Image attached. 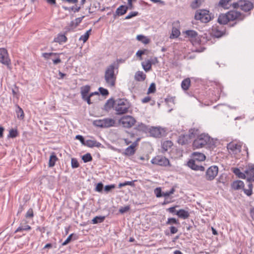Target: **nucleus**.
Wrapping results in <instances>:
<instances>
[{
	"instance_id": "24",
	"label": "nucleus",
	"mask_w": 254,
	"mask_h": 254,
	"mask_svg": "<svg viewBox=\"0 0 254 254\" xmlns=\"http://www.w3.org/2000/svg\"><path fill=\"white\" fill-rule=\"evenodd\" d=\"M176 215H177L178 217L183 219H187L190 216L189 212L183 209H181L176 211Z\"/></svg>"
},
{
	"instance_id": "27",
	"label": "nucleus",
	"mask_w": 254,
	"mask_h": 254,
	"mask_svg": "<svg viewBox=\"0 0 254 254\" xmlns=\"http://www.w3.org/2000/svg\"><path fill=\"white\" fill-rule=\"evenodd\" d=\"M128 7L127 5H122L120 6L116 11V14L119 16L125 14L127 11Z\"/></svg>"
},
{
	"instance_id": "9",
	"label": "nucleus",
	"mask_w": 254,
	"mask_h": 254,
	"mask_svg": "<svg viewBox=\"0 0 254 254\" xmlns=\"http://www.w3.org/2000/svg\"><path fill=\"white\" fill-rule=\"evenodd\" d=\"M227 13L229 19V21H234L235 20L242 21L246 16V14L236 10H230L227 12Z\"/></svg>"
},
{
	"instance_id": "17",
	"label": "nucleus",
	"mask_w": 254,
	"mask_h": 254,
	"mask_svg": "<svg viewBox=\"0 0 254 254\" xmlns=\"http://www.w3.org/2000/svg\"><path fill=\"white\" fill-rule=\"evenodd\" d=\"M85 146L90 148L94 147H103V145L99 142L97 141L96 140L88 139L86 140Z\"/></svg>"
},
{
	"instance_id": "2",
	"label": "nucleus",
	"mask_w": 254,
	"mask_h": 254,
	"mask_svg": "<svg viewBox=\"0 0 254 254\" xmlns=\"http://www.w3.org/2000/svg\"><path fill=\"white\" fill-rule=\"evenodd\" d=\"M232 6L235 9L240 8L241 10L245 12H249L253 9L254 7V4L249 0H239L232 4Z\"/></svg>"
},
{
	"instance_id": "22",
	"label": "nucleus",
	"mask_w": 254,
	"mask_h": 254,
	"mask_svg": "<svg viewBox=\"0 0 254 254\" xmlns=\"http://www.w3.org/2000/svg\"><path fill=\"white\" fill-rule=\"evenodd\" d=\"M229 21V19L228 17L227 13H221L219 15L217 22L220 24L223 25H225L227 24V23Z\"/></svg>"
},
{
	"instance_id": "28",
	"label": "nucleus",
	"mask_w": 254,
	"mask_h": 254,
	"mask_svg": "<svg viewBox=\"0 0 254 254\" xmlns=\"http://www.w3.org/2000/svg\"><path fill=\"white\" fill-rule=\"evenodd\" d=\"M134 78L137 81H143L146 78V75L143 71H138L135 74Z\"/></svg>"
},
{
	"instance_id": "18",
	"label": "nucleus",
	"mask_w": 254,
	"mask_h": 254,
	"mask_svg": "<svg viewBox=\"0 0 254 254\" xmlns=\"http://www.w3.org/2000/svg\"><path fill=\"white\" fill-rule=\"evenodd\" d=\"M27 222L26 220H23L20 223V226L15 231V233L21 232L22 231H28L31 229V226L27 225Z\"/></svg>"
},
{
	"instance_id": "7",
	"label": "nucleus",
	"mask_w": 254,
	"mask_h": 254,
	"mask_svg": "<svg viewBox=\"0 0 254 254\" xmlns=\"http://www.w3.org/2000/svg\"><path fill=\"white\" fill-rule=\"evenodd\" d=\"M151 162L153 164L163 167L171 166L168 159L161 155L156 156L151 160Z\"/></svg>"
},
{
	"instance_id": "52",
	"label": "nucleus",
	"mask_w": 254,
	"mask_h": 254,
	"mask_svg": "<svg viewBox=\"0 0 254 254\" xmlns=\"http://www.w3.org/2000/svg\"><path fill=\"white\" fill-rule=\"evenodd\" d=\"M154 193L157 197H161L164 196V192L162 191L161 188L160 187L157 188L154 190Z\"/></svg>"
},
{
	"instance_id": "4",
	"label": "nucleus",
	"mask_w": 254,
	"mask_h": 254,
	"mask_svg": "<svg viewBox=\"0 0 254 254\" xmlns=\"http://www.w3.org/2000/svg\"><path fill=\"white\" fill-rule=\"evenodd\" d=\"M213 18V15L210 13L209 11L206 9H198L195 13L194 19L200 20L201 22L206 23Z\"/></svg>"
},
{
	"instance_id": "42",
	"label": "nucleus",
	"mask_w": 254,
	"mask_h": 254,
	"mask_svg": "<svg viewBox=\"0 0 254 254\" xmlns=\"http://www.w3.org/2000/svg\"><path fill=\"white\" fill-rule=\"evenodd\" d=\"M172 224L180 225V222H179V220L177 219L174 217L168 218V220L166 222V225H172Z\"/></svg>"
},
{
	"instance_id": "43",
	"label": "nucleus",
	"mask_w": 254,
	"mask_h": 254,
	"mask_svg": "<svg viewBox=\"0 0 254 254\" xmlns=\"http://www.w3.org/2000/svg\"><path fill=\"white\" fill-rule=\"evenodd\" d=\"M91 31V29H90L83 35H81L79 38V40L80 41H83L84 43L86 42L88 39H89L90 33Z\"/></svg>"
},
{
	"instance_id": "54",
	"label": "nucleus",
	"mask_w": 254,
	"mask_h": 254,
	"mask_svg": "<svg viewBox=\"0 0 254 254\" xmlns=\"http://www.w3.org/2000/svg\"><path fill=\"white\" fill-rule=\"evenodd\" d=\"M148 50L147 49H144V50H138L136 53V56L139 58V59L140 60H141L142 59V56L143 55H144V54H146V52H147Z\"/></svg>"
},
{
	"instance_id": "20",
	"label": "nucleus",
	"mask_w": 254,
	"mask_h": 254,
	"mask_svg": "<svg viewBox=\"0 0 254 254\" xmlns=\"http://www.w3.org/2000/svg\"><path fill=\"white\" fill-rule=\"evenodd\" d=\"M129 106H121L116 105L115 110L117 112V115H123L128 112Z\"/></svg>"
},
{
	"instance_id": "1",
	"label": "nucleus",
	"mask_w": 254,
	"mask_h": 254,
	"mask_svg": "<svg viewBox=\"0 0 254 254\" xmlns=\"http://www.w3.org/2000/svg\"><path fill=\"white\" fill-rule=\"evenodd\" d=\"M115 63L109 65L105 72L104 78L106 84L111 87H114L116 84V75L115 74Z\"/></svg>"
},
{
	"instance_id": "13",
	"label": "nucleus",
	"mask_w": 254,
	"mask_h": 254,
	"mask_svg": "<svg viewBox=\"0 0 254 254\" xmlns=\"http://www.w3.org/2000/svg\"><path fill=\"white\" fill-rule=\"evenodd\" d=\"M0 62L6 65H8L10 64L7 51L4 48H0Z\"/></svg>"
},
{
	"instance_id": "31",
	"label": "nucleus",
	"mask_w": 254,
	"mask_h": 254,
	"mask_svg": "<svg viewBox=\"0 0 254 254\" xmlns=\"http://www.w3.org/2000/svg\"><path fill=\"white\" fill-rule=\"evenodd\" d=\"M134 129L139 131H142L145 133L149 130V128L147 126L143 123L139 124L134 127Z\"/></svg>"
},
{
	"instance_id": "44",
	"label": "nucleus",
	"mask_w": 254,
	"mask_h": 254,
	"mask_svg": "<svg viewBox=\"0 0 254 254\" xmlns=\"http://www.w3.org/2000/svg\"><path fill=\"white\" fill-rule=\"evenodd\" d=\"M202 1V0H194L190 3V7L192 9H196L200 6Z\"/></svg>"
},
{
	"instance_id": "16",
	"label": "nucleus",
	"mask_w": 254,
	"mask_h": 254,
	"mask_svg": "<svg viewBox=\"0 0 254 254\" xmlns=\"http://www.w3.org/2000/svg\"><path fill=\"white\" fill-rule=\"evenodd\" d=\"M247 182H254V166L251 165L245 171Z\"/></svg>"
},
{
	"instance_id": "36",
	"label": "nucleus",
	"mask_w": 254,
	"mask_h": 254,
	"mask_svg": "<svg viewBox=\"0 0 254 254\" xmlns=\"http://www.w3.org/2000/svg\"><path fill=\"white\" fill-rule=\"evenodd\" d=\"M190 85V79L188 78L183 80L181 83V86L183 90H187L189 89Z\"/></svg>"
},
{
	"instance_id": "64",
	"label": "nucleus",
	"mask_w": 254,
	"mask_h": 254,
	"mask_svg": "<svg viewBox=\"0 0 254 254\" xmlns=\"http://www.w3.org/2000/svg\"><path fill=\"white\" fill-rule=\"evenodd\" d=\"M175 191V189L173 187V188H172V189L169 191H166L164 193V196L165 197L169 196L170 195L173 194Z\"/></svg>"
},
{
	"instance_id": "8",
	"label": "nucleus",
	"mask_w": 254,
	"mask_h": 254,
	"mask_svg": "<svg viewBox=\"0 0 254 254\" xmlns=\"http://www.w3.org/2000/svg\"><path fill=\"white\" fill-rule=\"evenodd\" d=\"M135 119L131 116H124L119 120V123L122 124L124 127L130 128L135 123Z\"/></svg>"
},
{
	"instance_id": "50",
	"label": "nucleus",
	"mask_w": 254,
	"mask_h": 254,
	"mask_svg": "<svg viewBox=\"0 0 254 254\" xmlns=\"http://www.w3.org/2000/svg\"><path fill=\"white\" fill-rule=\"evenodd\" d=\"M117 103L116 105H119L121 106H129L128 102L127 100L120 99L117 101Z\"/></svg>"
},
{
	"instance_id": "32",
	"label": "nucleus",
	"mask_w": 254,
	"mask_h": 254,
	"mask_svg": "<svg viewBox=\"0 0 254 254\" xmlns=\"http://www.w3.org/2000/svg\"><path fill=\"white\" fill-rule=\"evenodd\" d=\"M199 133V129L196 128H191L189 129L188 135L190 137V139L195 137L196 135Z\"/></svg>"
},
{
	"instance_id": "39",
	"label": "nucleus",
	"mask_w": 254,
	"mask_h": 254,
	"mask_svg": "<svg viewBox=\"0 0 254 254\" xmlns=\"http://www.w3.org/2000/svg\"><path fill=\"white\" fill-rule=\"evenodd\" d=\"M136 39L144 44H147L150 42V39L142 35H137L136 37Z\"/></svg>"
},
{
	"instance_id": "35",
	"label": "nucleus",
	"mask_w": 254,
	"mask_h": 254,
	"mask_svg": "<svg viewBox=\"0 0 254 254\" xmlns=\"http://www.w3.org/2000/svg\"><path fill=\"white\" fill-rule=\"evenodd\" d=\"M67 39L64 34H59L58 36L54 39L55 42L61 44L63 42H66Z\"/></svg>"
},
{
	"instance_id": "23",
	"label": "nucleus",
	"mask_w": 254,
	"mask_h": 254,
	"mask_svg": "<svg viewBox=\"0 0 254 254\" xmlns=\"http://www.w3.org/2000/svg\"><path fill=\"white\" fill-rule=\"evenodd\" d=\"M192 159L195 160L198 163L204 161L205 159V156L204 154L199 152H194L192 154Z\"/></svg>"
},
{
	"instance_id": "6",
	"label": "nucleus",
	"mask_w": 254,
	"mask_h": 254,
	"mask_svg": "<svg viewBox=\"0 0 254 254\" xmlns=\"http://www.w3.org/2000/svg\"><path fill=\"white\" fill-rule=\"evenodd\" d=\"M219 171L218 167L216 165L209 167L206 171L205 178L207 181H213L217 176Z\"/></svg>"
},
{
	"instance_id": "5",
	"label": "nucleus",
	"mask_w": 254,
	"mask_h": 254,
	"mask_svg": "<svg viewBox=\"0 0 254 254\" xmlns=\"http://www.w3.org/2000/svg\"><path fill=\"white\" fill-rule=\"evenodd\" d=\"M115 121L111 118H105L102 120H96L93 122V125L101 128H108L114 127Z\"/></svg>"
},
{
	"instance_id": "21",
	"label": "nucleus",
	"mask_w": 254,
	"mask_h": 254,
	"mask_svg": "<svg viewBox=\"0 0 254 254\" xmlns=\"http://www.w3.org/2000/svg\"><path fill=\"white\" fill-rule=\"evenodd\" d=\"M241 147L242 146L241 145L233 142H230L227 145L228 149L230 150L233 152L238 151L240 152L241 151Z\"/></svg>"
},
{
	"instance_id": "30",
	"label": "nucleus",
	"mask_w": 254,
	"mask_h": 254,
	"mask_svg": "<svg viewBox=\"0 0 254 254\" xmlns=\"http://www.w3.org/2000/svg\"><path fill=\"white\" fill-rule=\"evenodd\" d=\"M141 65L142 66V67L143 69L146 71L147 72L151 70V66H152V62L150 60H148L147 61L143 62L141 63Z\"/></svg>"
},
{
	"instance_id": "41",
	"label": "nucleus",
	"mask_w": 254,
	"mask_h": 254,
	"mask_svg": "<svg viewBox=\"0 0 254 254\" xmlns=\"http://www.w3.org/2000/svg\"><path fill=\"white\" fill-rule=\"evenodd\" d=\"M75 7L74 6H72L71 7H67V6H63V8L65 10H68L69 11H73L74 12H78L81 9L80 6H77L75 5Z\"/></svg>"
},
{
	"instance_id": "37",
	"label": "nucleus",
	"mask_w": 254,
	"mask_h": 254,
	"mask_svg": "<svg viewBox=\"0 0 254 254\" xmlns=\"http://www.w3.org/2000/svg\"><path fill=\"white\" fill-rule=\"evenodd\" d=\"M233 172L239 178L246 179V176L245 173L241 172L240 170L238 168H232Z\"/></svg>"
},
{
	"instance_id": "48",
	"label": "nucleus",
	"mask_w": 254,
	"mask_h": 254,
	"mask_svg": "<svg viewBox=\"0 0 254 254\" xmlns=\"http://www.w3.org/2000/svg\"><path fill=\"white\" fill-rule=\"evenodd\" d=\"M90 89V87L89 85H85L83 86L81 88V94L82 96H84L85 95H87Z\"/></svg>"
},
{
	"instance_id": "46",
	"label": "nucleus",
	"mask_w": 254,
	"mask_h": 254,
	"mask_svg": "<svg viewBox=\"0 0 254 254\" xmlns=\"http://www.w3.org/2000/svg\"><path fill=\"white\" fill-rule=\"evenodd\" d=\"M227 181V175L225 174H222L219 176L217 180V183H222L225 184Z\"/></svg>"
},
{
	"instance_id": "25",
	"label": "nucleus",
	"mask_w": 254,
	"mask_h": 254,
	"mask_svg": "<svg viewBox=\"0 0 254 254\" xmlns=\"http://www.w3.org/2000/svg\"><path fill=\"white\" fill-rule=\"evenodd\" d=\"M232 188L234 190H238L243 189L244 187V182L240 180L235 181L231 185Z\"/></svg>"
},
{
	"instance_id": "60",
	"label": "nucleus",
	"mask_w": 254,
	"mask_h": 254,
	"mask_svg": "<svg viewBox=\"0 0 254 254\" xmlns=\"http://www.w3.org/2000/svg\"><path fill=\"white\" fill-rule=\"evenodd\" d=\"M139 13L137 11H131L130 12L126 17L125 19H129L133 17L137 16Z\"/></svg>"
},
{
	"instance_id": "38",
	"label": "nucleus",
	"mask_w": 254,
	"mask_h": 254,
	"mask_svg": "<svg viewBox=\"0 0 254 254\" xmlns=\"http://www.w3.org/2000/svg\"><path fill=\"white\" fill-rule=\"evenodd\" d=\"M16 113L17 115V117L18 118H20L21 119H23L24 117V113L22 109L18 105H16Z\"/></svg>"
},
{
	"instance_id": "61",
	"label": "nucleus",
	"mask_w": 254,
	"mask_h": 254,
	"mask_svg": "<svg viewBox=\"0 0 254 254\" xmlns=\"http://www.w3.org/2000/svg\"><path fill=\"white\" fill-rule=\"evenodd\" d=\"M33 216H34V214H33V209L32 208L29 209V210L27 211V213H26L25 217L26 218H33Z\"/></svg>"
},
{
	"instance_id": "11",
	"label": "nucleus",
	"mask_w": 254,
	"mask_h": 254,
	"mask_svg": "<svg viewBox=\"0 0 254 254\" xmlns=\"http://www.w3.org/2000/svg\"><path fill=\"white\" fill-rule=\"evenodd\" d=\"M151 136L155 137H161L164 135L165 131L160 127H151L149 129Z\"/></svg>"
},
{
	"instance_id": "29",
	"label": "nucleus",
	"mask_w": 254,
	"mask_h": 254,
	"mask_svg": "<svg viewBox=\"0 0 254 254\" xmlns=\"http://www.w3.org/2000/svg\"><path fill=\"white\" fill-rule=\"evenodd\" d=\"M115 102L114 99L112 98L108 99L104 105V109L106 111H108L112 108H113Z\"/></svg>"
},
{
	"instance_id": "33",
	"label": "nucleus",
	"mask_w": 254,
	"mask_h": 254,
	"mask_svg": "<svg viewBox=\"0 0 254 254\" xmlns=\"http://www.w3.org/2000/svg\"><path fill=\"white\" fill-rule=\"evenodd\" d=\"M106 218L105 216H96L94 217L92 220V223L93 224H96L101 223L104 222Z\"/></svg>"
},
{
	"instance_id": "3",
	"label": "nucleus",
	"mask_w": 254,
	"mask_h": 254,
	"mask_svg": "<svg viewBox=\"0 0 254 254\" xmlns=\"http://www.w3.org/2000/svg\"><path fill=\"white\" fill-rule=\"evenodd\" d=\"M210 137L207 133H201L198 135L192 143V146L195 148H200L204 147L210 142Z\"/></svg>"
},
{
	"instance_id": "26",
	"label": "nucleus",
	"mask_w": 254,
	"mask_h": 254,
	"mask_svg": "<svg viewBox=\"0 0 254 254\" xmlns=\"http://www.w3.org/2000/svg\"><path fill=\"white\" fill-rule=\"evenodd\" d=\"M58 158L54 152H53L50 156L48 166L49 167H53L55 165V163Z\"/></svg>"
},
{
	"instance_id": "51",
	"label": "nucleus",
	"mask_w": 254,
	"mask_h": 254,
	"mask_svg": "<svg viewBox=\"0 0 254 254\" xmlns=\"http://www.w3.org/2000/svg\"><path fill=\"white\" fill-rule=\"evenodd\" d=\"M18 135L17 130L16 129H11L9 130L8 137L15 138Z\"/></svg>"
},
{
	"instance_id": "58",
	"label": "nucleus",
	"mask_w": 254,
	"mask_h": 254,
	"mask_svg": "<svg viewBox=\"0 0 254 254\" xmlns=\"http://www.w3.org/2000/svg\"><path fill=\"white\" fill-rule=\"evenodd\" d=\"M116 188V185L115 184H112L109 185H106L104 188V191L108 193L110 191Z\"/></svg>"
},
{
	"instance_id": "45",
	"label": "nucleus",
	"mask_w": 254,
	"mask_h": 254,
	"mask_svg": "<svg viewBox=\"0 0 254 254\" xmlns=\"http://www.w3.org/2000/svg\"><path fill=\"white\" fill-rule=\"evenodd\" d=\"M186 34L188 37L191 38H195L197 36V33L195 31L192 30H187L186 31Z\"/></svg>"
},
{
	"instance_id": "55",
	"label": "nucleus",
	"mask_w": 254,
	"mask_h": 254,
	"mask_svg": "<svg viewBox=\"0 0 254 254\" xmlns=\"http://www.w3.org/2000/svg\"><path fill=\"white\" fill-rule=\"evenodd\" d=\"M98 90L99 94H101L103 96H108L109 94L108 90L103 87H100L99 88Z\"/></svg>"
},
{
	"instance_id": "34",
	"label": "nucleus",
	"mask_w": 254,
	"mask_h": 254,
	"mask_svg": "<svg viewBox=\"0 0 254 254\" xmlns=\"http://www.w3.org/2000/svg\"><path fill=\"white\" fill-rule=\"evenodd\" d=\"M78 238V236L73 233L71 234L68 236L67 239L63 243L62 246H65L67 245L72 240H75Z\"/></svg>"
},
{
	"instance_id": "15",
	"label": "nucleus",
	"mask_w": 254,
	"mask_h": 254,
	"mask_svg": "<svg viewBox=\"0 0 254 254\" xmlns=\"http://www.w3.org/2000/svg\"><path fill=\"white\" fill-rule=\"evenodd\" d=\"M137 145L138 143H136V142H133L130 146L125 149V151L122 153V154L127 156L134 155L136 151L135 147Z\"/></svg>"
},
{
	"instance_id": "12",
	"label": "nucleus",
	"mask_w": 254,
	"mask_h": 254,
	"mask_svg": "<svg viewBox=\"0 0 254 254\" xmlns=\"http://www.w3.org/2000/svg\"><path fill=\"white\" fill-rule=\"evenodd\" d=\"M226 29L223 26H213L212 35L216 38H220L225 34Z\"/></svg>"
},
{
	"instance_id": "19",
	"label": "nucleus",
	"mask_w": 254,
	"mask_h": 254,
	"mask_svg": "<svg viewBox=\"0 0 254 254\" xmlns=\"http://www.w3.org/2000/svg\"><path fill=\"white\" fill-rule=\"evenodd\" d=\"M177 141L179 144L183 145L188 144L190 142V139L187 134H181L179 136Z\"/></svg>"
},
{
	"instance_id": "47",
	"label": "nucleus",
	"mask_w": 254,
	"mask_h": 254,
	"mask_svg": "<svg viewBox=\"0 0 254 254\" xmlns=\"http://www.w3.org/2000/svg\"><path fill=\"white\" fill-rule=\"evenodd\" d=\"M82 159L84 163H87L93 160V158L91 154L87 153L82 156Z\"/></svg>"
},
{
	"instance_id": "10",
	"label": "nucleus",
	"mask_w": 254,
	"mask_h": 254,
	"mask_svg": "<svg viewBox=\"0 0 254 254\" xmlns=\"http://www.w3.org/2000/svg\"><path fill=\"white\" fill-rule=\"evenodd\" d=\"M60 54L57 53H43L42 54V56L46 60H48L50 59L51 57L55 56V58L52 59L53 64H57L62 62L61 59L60 58Z\"/></svg>"
},
{
	"instance_id": "57",
	"label": "nucleus",
	"mask_w": 254,
	"mask_h": 254,
	"mask_svg": "<svg viewBox=\"0 0 254 254\" xmlns=\"http://www.w3.org/2000/svg\"><path fill=\"white\" fill-rule=\"evenodd\" d=\"M156 91V85L154 83H152L148 89L147 94L153 93Z\"/></svg>"
},
{
	"instance_id": "62",
	"label": "nucleus",
	"mask_w": 254,
	"mask_h": 254,
	"mask_svg": "<svg viewBox=\"0 0 254 254\" xmlns=\"http://www.w3.org/2000/svg\"><path fill=\"white\" fill-rule=\"evenodd\" d=\"M130 209V206L129 205L126 206L125 207H121L119 209V212L121 213H124L125 212H127Z\"/></svg>"
},
{
	"instance_id": "63",
	"label": "nucleus",
	"mask_w": 254,
	"mask_h": 254,
	"mask_svg": "<svg viewBox=\"0 0 254 254\" xmlns=\"http://www.w3.org/2000/svg\"><path fill=\"white\" fill-rule=\"evenodd\" d=\"M231 0H220L218 5L221 7H224Z\"/></svg>"
},
{
	"instance_id": "59",
	"label": "nucleus",
	"mask_w": 254,
	"mask_h": 254,
	"mask_svg": "<svg viewBox=\"0 0 254 254\" xmlns=\"http://www.w3.org/2000/svg\"><path fill=\"white\" fill-rule=\"evenodd\" d=\"M71 167L72 168H77L79 167V164L77 159L75 158H72L71 161Z\"/></svg>"
},
{
	"instance_id": "14",
	"label": "nucleus",
	"mask_w": 254,
	"mask_h": 254,
	"mask_svg": "<svg viewBox=\"0 0 254 254\" xmlns=\"http://www.w3.org/2000/svg\"><path fill=\"white\" fill-rule=\"evenodd\" d=\"M188 166L192 170L195 171L200 170L201 171H204L205 168L202 165H199V163H198L194 159H191L188 162Z\"/></svg>"
},
{
	"instance_id": "53",
	"label": "nucleus",
	"mask_w": 254,
	"mask_h": 254,
	"mask_svg": "<svg viewBox=\"0 0 254 254\" xmlns=\"http://www.w3.org/2000/svg\"><path fill=\"white\" fill-rule=\"evenodd\" d=\"M180 35V31L177 28H173L172 34L170 36L171 38H177Z\"/></svg>"
},
{
	"instance_id": "40",
	"label": "nucleus",
	"mask_w": 254,
	"mask_h": 254,
	"mask_svg": "<svg viewBox=\"0 0 254 254\" xmlns=\"http://www.w3.org/2000/svg\"><path fill=\"white\" fill-rule=\"evenodd\" d=\"M173 145V142L170 140H166L163 142L162 145V147L163 150L166 151L168 148H171Z\"/></svg>"
},
{
	"instance_id": "49",
	"label": "nucleus",
	"mask_w": 254,
	"mask_h": 254,
	"mask_svg": "<svg viewBox=\"0 0 254 254\" xmlns=\"http://www.w3.org/2000/svg\"><path fill=\"white\" fill-rule=\"evenodd\" d=\"M136 181V180L132 181H126L124 183H120L119 185V188H121L123 187L126 186H130L131 187L134 186V182Z\"/></svg>"
},
{
	"instance_id": "56",
	"label": "nucleus",
	"mask_w": 254,
	"mask_h": 254,
	"mask_svg": "<svg viewBox=\"0 0 254 254\" xmlns=\"http://www.w3.org/2000/svg\"><path fill=\"white\" fill-rule=\"evenodd\" d=\"M104 188L103 184L102 182H100L96 185V188L95 189V190L99 192H102Z\"/></svg>"
}]
</instances>
